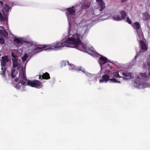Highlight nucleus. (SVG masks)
Wrapping results in <instances>:
<instances>
[{
	"label": "nucleus",
	"mask_w": 150,
	"mask_h": 150,
	"mask_svg": "<svg viewBox=\"0 0 150 150\" xmlns=\"http://www.w3.org/2000/svg\"><path fill=\"white\" fill-rule=\"evenodd\" d=\"M71 39V38H68L66 40L62 43L55 42L54 43L53 45H52L51 47L48 45H44L42 47H37L36 48L37 50L42 49L44 50H50L53 48H59L62 47H68V45L71 44V41L69 40L68 39Z\"/></svg>",
	"instance_id": "nucleus-1"
},
{
	"label": "nucleus",
	"mask_w": 150,
	"mask_h": 150,
	"mask_svg": "<svg viewBox=\"0 0 150 150\" xmlns=\"http://www.w3.org/2000/svg\"><path fill=\"white\" fill-rule=\"evenodd\" d=\"M71 41L70 45H74L75 47L82 51L86 50L85 46L83 45L79 38V36H77L76 38L71 37V39H68Z\"/></svg>",
	"instance_id": "nucleus-2"
},
{
	"label": "nucleus",
	"mask_w": 150,
	"mask_h": 150,
	"mask_svg": "<svg viewBox=\"0 0 150 150\" xmlns=\"http://www.w3.org/2000/svg\"><path fill=\"white\" fill-rule=\"evenodd\" d=\"M19 77L20 79V82L17 83L15 87L17 89H20L21 85H27L26 83L27 79L26 77L25 71H24L22 68V70L19 71Z\"/></svg>",
	"instance_id": "nucleus-3"
},
{
	"label": "nucleus",
	"mask_w": 150,
	"mask_h": 150,
	"mask_svg": "<svg viewBox=\"0 0 150 150\" xmlns=\"http://www.w3.org/2000/svg\"><path fill=\"white\" fill-rule=\"evenodd\" d=\"M27 85H28L32 87L35 88H38L40 87L41 84V82L39 81L34 80L31 81L27 79L26 80Z\"/></svg>",
	"instance_id": "nucleus-4"
},
{
	"label": "nucleus",
	"mask_w": 150,
	"mask_h": 150,
	"mask_svg": "<svg viewBox=\"0 0 150 150\" xmlns=\"http://www.w3.org/2000/svg\"><path fill=\"white\" fill-rule=\"evenodd\" d=\"M11 60L8 58V56H4L1 57V66L5 67L6 66V62H11Z\"/></svg>",
	"instance_id": "nucleus-5"
},
{
	"label": "nucleus",
	"mask_w": 150,
	"mask_h": 150,
	"mask_svg": "<svg viewBox=\"0 0 150 150\" xmlns=\"http://www.w3.org/2000/svg\"><path fill=\"white\" fill-rule=\"evenodd\" d=\"M140 80H147L149 79V76L146 73H141L137 76V79Z\"/></svg>",
	"instance_id": "nucleus-6"
},
{
	"label": "nucleus",
	"mask_w": 150,
	"mask_h": 150,
	"mask_svg": "<svg viewBox=\"0 0 150 150\" xmlns=\"http://www.w3.org/2000/svg\"><path fill=\"white\" fill-rule=\"evenodd\" d=\"M109 62L108 59L106 57L101 55L100 57L98 60L99 63L100 65H103L108 62Z\"/></svg>",
	"instance_id": "nucleus-7"
},
{
	"label": "nucleus",
	"mask_w": 150,
	"mask_h": 150,
	"mask_svg": "<svg viewBox=\"0 0 150 150\" xmlns=\"http://www.w3.org/2000/svg\"><path fill=\"white\" fill-rule=\"evenodd\" d=\"M119 72L120 75H122V78L125 79H128L132 78V75L130 73L124 72L121 71H120Z\"/></svg>",
	"instance_id": "nucleus-8"
},
{
	"label": "nucleus",
	"mask_w": 150,
	"mask_h": 150,
	"mask_svg": "<svg viewBox=\"0 0 150 150\" xmlns=\"http://www.w3.org/2000/svg\"><path fill=\"white\" fill-rule=\"evenodd\" d=\"M110 76L107 74H105L103 76H102V79H100L99 82L100 83H102L105 82H107L109 80H110Z\"/></svg>",
	"instance_id": "nucleus-9"
},
{
	"label": "nucleus",
	"mask_w": 150,
	"mask_h": 150,
	"mask_svg": "<svg viewBox=\"0 0 150 150\" xmlns=\"http://www.w3.org/2000/svg\"><path fill=\"white\" fill-rule=\"evenodd\" d=\"M67 11L66 12V14L68 16L69 15H73L75 13V10L72 8H68L67 9Z\"/></svg>",
	"instance_id": "nucleus-10"
},
{
	"label": "nucleus",
	"mask_w": 150,
	"mask_h": 150,
	"mask_svg": "<svg viewBox=\"0 0 150 150\" xmlns=\"http://www.w3.org/2000/svg\"><path fill=\"white\" fill-rule=\"evenodd\" d=\"M141 49L144 50L146 51L147 50V47L145 43L142 40L139 41Z\"/></svg>",
	"instance_id": "nucleus-11"
},
{
	"label": "nucleus",
	"mask_w": 150,
	"mask_h": 150,
	"mask_svg": "<svg viewBox=\"0 0 150 150\" xmlns=\"http://www.w3.org/2000/svg\"><path fill=\"white\" fill-rule=\"evenodd\" d=\"M90 5V2H85L82 5L81 8L82 9H86L89 8Z\"/></svg>",
	"instance_id": "nucleus-12"
},
{
	"label": "nucleus",
	"mask_w": 150,
	"mask_h": 150,
	"mask_svg": "<svg viewBox=\"0 0 150 150\" xmlns=\"http://www.w3.org/2000/svg\"><path fill=\"white\" fill-rule=\"evenodd\" d=\"M143 19L144 21H148L150 19V15L147 12L143 13Z\"/></svg>",
	"instance_id": "nucleus-13"
},
{
	"label": "nucleus",
	"mask_w": 150,
	"mask_h": 150,
	"mask_svg": "<svg viewBox=\"0 0 150 150\" xmlns=\"http://www.w3.org/2000/svg\"><path fill=\"white\" fill-rule=\"evenodd\" d=\"M18 59H13L12 58V60L13 62V67L15 68L19 64L18 62Z\"/></svg>",
	"instance_id": "nucleus-14"
},
{
	"label": "nucleus",
	"mask_w": 150,
	"mask_h": 150,
	"mask_svg": "<svg viewBox=\"0 0 150 150\" xmlns=\"http://www.w3.org/2000/svg\"><path fill=\"white\" fill-rule=\"evenodd\" d=\"M50 77L49 74L47 72H45L43 74L42 76V79H50Z\"/></svg>",
	"instance_id": "nucleus-15"
},
{
	"label": "nucleus",
	"mask_w": 150,
	"mask_h": 150,
	"mask_svg": "<svg viewBox=\"0 0 150 150\" xmlns=\"http://www.w3.org/2000/svg\"><path fill=\"white\" fill-rule=\"evenodd\" d=\"M133 28L137 30L139 29L140 28V25L139 23L138 22L134 23L132 25Z\"/></svg>",
	"instance_id": "nucleus-16"
},
{
	"label": "nucleus",
	"mask_w": 150,
	"mask_h": 150,
	"mask_svg": "<svg viewBox=\"0 0 150 150\" xmlns=\"http://www.w3.org/2000/svg\"><path fill=\"white\" fill-rule=\"evenodd\" d=\"M120 13L121 16V17L122 19H125L127 16L126 13L123 11H120Z\"/></svg>",
	"instance_id": "nucleus-17"
},
{
	"label": "nucleus",
	"mask_w": 150,
	"mask_h": 150,
	"mask_svg": "<svg viewBox=\"0 0 150 150\" xmlns=\"http://www.w3.org/2000/svg\"><path fill=\"white\" fill-rule=\"evenodd\" d=\"M98 3L100 7V11H101L105 8V4L103 2Z\"/></svg>",
	"instance_id": "nucleus-18"
},
{
	"label": "nucleus",
	"mask_w": 150,
	"mask_h": 150,
	"mask_svg": "<svg viewBox=\"0 0 150 150\" xmlns=\"http://www.w3.org/2000/svg\"><path fill=\"white\" fill-rule=\"evenodd\" d=\"M112 18L113 20L116 21H120L122 20L120 16H118V15H116L115 16L113 17Z\"/></svg>",
	"instance_id": "nucleus-19"
},
{
	"label": "nucleus",
	"mask_w": 150,
	"mask_h": 150,
	"mask_svg": "<svg viewBox=\"0 0 150 150\" xmlns=\"http://www.w3.org/2000/svg\"><path fill=\"white\" fill-rule=\"evenodd\" d=\"M0 33H1L3 36L6 37L8 36V33L6 30L2 31L0 30Z\"/></svg>",
	"instance_id": "nucleus-20"
},
{
	"label": "nucleus",
	"mask_w": 150,
	"mask_h": 150,
	"mask_svg": "<svg viewBox=\"0 0 150 150\" xmlns=\"http://www.w3.org/2000/svg\"><path fill=\"white\" fill-rule=\"evenodd\" d=\"M119 72L118 71H117L116 72H114L113 73V75L116 78H121L122 77V76H121L119 74Z\"/></svg>",
	"instance_id": "nucleus-21"
},
{
	"label": "nucleus",
	"mask_w": 150,
	"mask_h": 150,
	"mask_svg": "<svg viewBox=\"0 0 150 150\" xmlns=\"http://www.w3.org/2000/svg\"><path fill=\"white\" fill-rule=\"evenodd\" d=\"M28 57V55L27 54H25L23 57H22V60L23 62H25L27 58Z\"/></svg>",
	"instance_id": "nucleus-22"
},
{
	"label": "nucleus",
	"mask_w": 150,
	"mask_h": 150,
	"mask_svg": "<svg viewBox=\"0 0 150 150\" xmlns=\"http://www.w3.org/2000/svg\"><path fill=\"white\" fill-rule=\"evenodd\" d=\"M15 71L16 70L14 69H12L11 71V76L12 78H14L16 76V75L14 74V73H15Z\"/></svg>",
	"instance_id": "nucleus-23"
},
{
	"label": "nucleus",
	"mask_w": 150,
	"mask_h": 150,
	"mask_svg": "<svg viewBox=\"0 0 150 150\" xmlns=\"http://www.w3.org/2000/svg\"><path fill=\"white\" fill-rule=\"evenodd\" d=\"M110 80L113 83H120L121 82L120 81H118L117 80L115 79V78H112L110 79Z\"/></svg>",
	"instance_id": "nucleus-24"
},
{
	"label": "nucleus",
	"mask_w": 150,
	"mask_h": 150,
	"mask_svg": "<svg viewBox=\"0 0 150 150\" xmlns=\"http://www.w3.org/2000/svg\"><path fill=\"white\" fill-rule=\"evenodd\" d=\"M13 41L16 42L17 44H19L21 42L20 39L18 38H15L13 40Z\"/></svg>",
	"instance_id": "nucleus-25"
},
{
	"label": "nucleus",
	"mask_w": 150,
	"mask_h": 150,
	"mask_svg": "<svg viewBox=\"0 0 150 150\" xmlns=\"http://www.w3.org/2000/svg\"><path fill=\"white\" fill-rule=\"evenodd\" d=\"M148 59L149 60V61L147 63V64L148 66H149L148 69L150 70V54L148 56Z\"/></svg>",
	"instance_id": "nucleus-26"
},
{
	"label": "nucleus",
	"mask_w": 150,
	"mask_h": 150,
	"mask_svg": "<svg viewBox=\"0 0 150 150\" xmlns=\"http://www.w3.org/2000/svg\"><path fill=\"white\" fill-rule=\"evenodd\" d=\"M6 69V68H4V70L1 71V74L3 75V76H4L5 75Z\"/></svg>",
	"instance_id": "nucleus-27"
},
{
	"label": "nucleus",
	"mask_w": 150,
	"mask_h": 150,
	"mask_svg": "<svg viewBox=\"0 0 150 150\" xmlns=\"http://www.w3.org/2000/svg\"><path fill=\"white\" fill-rule=\"evenodd\" d=\"M4 9L5 10L6 12L8 11L9 9V7L8 5H6L4 8Z\"/></svg>",
	"instance_id": "nucleus-28"
},
{
	"label": "nucleus",
	"mask_w": 150,
	"mask_h": 150,
	"mask_svg": "<svg viewBox=\"0 0 150 150\" xmlns=\"http://www.w3.org/2000/svg\"><path fill=\"white\" fill-rule=\"evenodd\" d=\"M0 44H4L5 41L4 38H0Z\"/></svg>",
	"instance_id": "nucleus-29"
},
{
	"label": "nucleus",
	"mask_w": 150,
	"mask_h": 150,
	"mask_svg": "<svg viewBox=\"0 0 150 150\" xmlns=\"http://www.w3.org/2000/svg\"><path fill=\"white\" fill-rule=\"evenodd\" d=\"M6 19V17H4L3 16L0 18V20L1 21H5Z\"/></svg>",
	"instance_id": "nucleus-30"
},
{
	"label": "nucleus",
	"mask_w": 150,
	"mask_h": 150,
	"mask_svg": "<svg viewBox=\"0 0 150 150\" xmlns=\"http://www.w3.org/2000/svg\"><path fill=\"white\" fill-rule=\"evenodd\" d=\"M126 21L129 24H132V22L131 20L128 17H127L126 18Z\"/></svg>",
	"instance_id": "nucleus-31"
},
{
	"label": "nucleus",
	"mask_w": 150,
	"mask_h": 150,
	"mask_svg": "<svg viewBox=\"0 0 150 150\" xmlns=\"http://www.w3.org/2000/svg\"><path fill=\"white\" fill-rule=\"evenodd\" d=\"M11 56L12 57L13 59H18L17 58V57L16 55H15L12 52L11 53Z\"/></svg>",
	"instance_id": "nucleus-32"
},
{
	"label": "nucleus",
	"mask_w": 150,
	"mask_h": 150,
	"mask_svg": "<svg viewBox=\"0 0 150 150\" xmlns=\"http://www.w3.org/2000/svg\"><path fill=\"white\" fill-rule=\"evenodd\" d=\"M19 81H20V79L19 77V76L18 77V78L17 77L15 79V81H16V82L18 81H19Z\"/></svg>",
	"instance_id": "nucleus-33"
},
{
	"label": "nucleus",
	"mask_w": 150,
	"mask_h": 150,
	"mask_svg": "<svg viewBox=\"0 0 150 150\" xmlns=\"http://www.w3.org/2000/svg\"><path fill=\"white\" fill-rule=\"evenodd\" d=\"M107 67L108 68H109V69H112V66L109 64L107 65Z\"/></svg>",
	"instance_id": "nucleus-34"
},
{
	"label": "nucleus",
	"mask_w": 150,
	"mask_h": 150,
	"mask_svg": "<svg viewBox=\"0 0 150 150\" xmlns=\"http://www.w3.org/2000/svg\"><path fill=\"white\" fill-rule=\"evenodd\" d=\"M96 1L98 3H100V2H103V0H96Z\"/></svg>",
	"instance_id": "nucleus-35"
},
{
	"label": "nucleus",
	"mask_w": 150,
	"mask_h": 150,
	"mask_svg": "<svg viewBox=\"0 0 150 150\" xmlns=\"http://www.w3.org/2000/svg\"><path fill=\"white\" fill-rule=\"evenodd\" d=\"M0 4L1 5V6H2L3 5V3L2 1H0Z\"/></svg>",
	"instance_id": "nucleus-36"
},
{
	"label": "nucleus",
	"mask_w": 150,
	"mask_h": 150,
	"mask_svg": "<svg viewBox=\"0 0 150 150\" xmlns=\"http://www.w3.org/2000/svg\"><path fill=\"white\" fill-rule=\"evenodd\" d=\"M127 0H121V2L123 3L125 2Z\"/></svg>",
	"instance_id": "nucleus-37"
},
{
	"label": "nucleus",
	"mask_w": 150,
	"mask_h": 150,
	"mask_svg": "<svg viewBox=\"0 0 150 150\" xmlns=\"http://www.w3.org/2000/svg\"><path fill=\"white\" fill-rule=\"evenodd\" d=\"M42 75H40L39 76V79H42Z\"/></svg>",
	"instance_id": "nucleus-38"
},
{
	"label": "nucleus",
	"mask_w": 150,
	"mask_h": 150,
	"mask_svg": "<svg viewBox=\"0 0 150 150\" xmlns=\"http://www.w3.org/2000/svg\"><path fill=\"white\" fill-rule=\"evenodd\" d=\"M149 76V77H150V71H149L148 73V75Z\"/></svg>",
	"instance_id": "nucleus-39"
},
{
	"label": "nucleus",
	"mask_w": 150,
	"mask_h": 150,
	"mask_svg": "<svg viewBox=\"0 0 150 150\" xmlns=\"http://www.w3.org/2000/svg\"><path fill=\"white\" fill-rule=\"evenodd\" d=\"M2 16V15L1 14V13L0 12V18L1 17V16Z\"/></svg>",
	"instance_id": "nucleus-40"
},
{
	"label": "nucleus",
	"mask_w": 150,
	"mask_h": 150,
	"mask_svg": "<svg viewBox=\"0 0 150 150\" xmlns=\"http://www.w3.org/2000/svg\"><path fill=\"white\" fill-rule=\"evenodd\" d=\"M74 8V7L73 6H72L71 7H70V8H72L73 9V8Z\"/></svg>",
	"instance_id": "nucleus-41"
},
{
	"label": "nucleus",
	"mask_w": 150,
	"mask_h": 150,
	"mask_svg": "<svg viewBox=\"0 0 150 150\" xmlns=\"http://www.w3.org/2000/svg\"><path fill=\"white\" fill-rule=\"evenodd\" d=\"M4 68H3V67H2L1 68V70H2V71H3V70H4Z\"/></svg>",
	"instance_id": "nucleus-42"
},
{
	"label": "nucleus",
	"mask_w": 150,
	"mask_h": 150,
	"mask_svg": "<svg viewBox=\"0 0 150 150\" xmlns=\"http://www.w3.org/2000/svg\"><path fill=\"white\" fill-rule=\"evenodd\" d=\"M19 68H20L19 67H18L17 68V69L18 70L19 69Z\"/></svg>",
	"instance_id": "nucleus-43"
},
{
	"label": "nucleus",
	"mask_w": 150,
	"mask_h": 150,
	"mask_svg": "<svg viewBox=\"0 0 150 150\" xmlns=\"http://www.w3.org/2000/svg\"><path fill=\"white\" fill-rule=\"evenodd\" d=\"M108 71L109 72H110V70H108Z\"/></svg>",
	"instance_id": "nucleus-44"
},
{
	"label": "nucleus",
	"mask_w": 150,
	"mask_h": 150,
	"mask_svg": "<svg viewBox=\"0 0 150 150\" xmlns=\"http://www.w3.org/2000/svg\"><path fill=\"white\" fill-rule=\"evenodd\" d=\"M149 6H150V4H149Z\"/></svg>",
	"instance_id": "nucleus-45"
},
{
	"label": "nucleus",
	"mask_w": 150,
	"mask_h": 150,
	"mask_svg": "<svg viewBox=\"0 0 150 150\" xmlns=\"http://www.w3.org/2000/svg\"><path fill=\"white\" fill-rule=\"evenodd\" d=\"M26 42V43H28V42Z\"/></svg>",
	"instance_id": "nucleus-46"
},
{
	"label": "nucleus",
	"mask_w": 150,
	"mask_h": 150,
	"mask_svg": "<svg viewBox=\"0 0 150 150\" xmlns=\"http://www.w3.org/2000/svg\"><path fill=\"white\" fill-rule=\"evenodd\" d=\"M26 63L25 64V65H26Z\"/></svg>",
	"instance_id": "nucleus-47"
}]
</instances>
